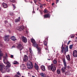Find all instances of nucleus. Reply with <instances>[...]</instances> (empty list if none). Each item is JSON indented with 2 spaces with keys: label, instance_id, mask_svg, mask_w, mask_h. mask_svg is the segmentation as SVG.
<instances>
[{
  "label": "nucleus",
  "instance_id": "obj_1",
  "mask_svg": "<svg viewBox=\"0 0 77 77\" xmlns=\"http://www.w3.org/2000/svg\"><path fill=\"white\" fill-rule=\"evenodd\" d=\"M31 41L32 43H33V45L34 47H36V48H38V45L36 43V42L35 39L32 38L31 39Z\"/></svg>",
  "mask_w": 77,
  "mask_h": 77
},
{
  "label": "nucleus",
  "instance_id": "obj_2",
  "mask_svg": "<svg viewBox=\"0 0 77 77\" xmlns=\"http://www.w3.org/2000/svg\"><path fill=\"white\" fill-rule=\"evenodd\" d=\"M16 29L17 30H19V31H22V30H24V26L22 25L20 26L17 27Z\"/></svg>",
  "mask_w": 77,
  "mask_h": 77
},
{
  "label": "nucleus",
  "instance_id": "obj_3",
  "mask_svg": "<svg viewBox=\"0 0 77 77\" xmlns=\"http://www.w3.org/2000/svg\"><path fill=\"white\" fill-rule=\"evenodd\" d=\"M17 48H19L20 51H21L22 50V49H23V46L21 44H19L17 46Z\"/></svg>",
  "mask_w": 77,
  "mask_h": 77
},
{
  "label": "nucleus",
  "instance_id": "obj_4",
  "mask_svg": "<svg viewBox=\"0 0 77 77\" xmlns=\"http://www.w3.org/2000/svg\"><path fill=\"white\" fill-rule=\"evenodd\" d=\"M9 35H5V41L6 42H8V41H9Z\"/></svg>",
  "mask_w": 77,
  "mask_h": 77
},
{
  "label": "nucleus",
  "instance_id": "obj_5",
  "mask_svg": "<svg viewBox=\"0 0 77 77\" xmlns=\"http://www.w3.org/2000/svg\"><path fill=\"white\" fill-rule=\"evenodd\" d=\"M73 56L74 57H77V51L75 50L73 52Z\"/></svg>",
  "mask_w": 77,
  "mask_h": 77
},
{
  "label": "nucleus",
  "instance_id": "obj_6",
  "mask_svg": "<svg viewBox=\"0 0 77 77\" xmlns=\"http://www.w3.org/2000/svg\"><path fill=\"white\" fill-rule=\"evenodd\" d=\"M61 70L63 72V73H64L66 75H69L68 74V73H67V72H65V71L66 70V68H62Z\"/></svg>",
  "mask_w": 77,
  "mask_h": 77
},
{
  "label": "nucleus",
  "instance_id": "obj_7",
  "mask_svg": "<svg viewBox=\"0 0 77 77\" xmlns=\"http://www.w3.org/2000/svg\"><path fill=\"white\" fill-rule=\"evenodd\" d=\"M0 69L2 72H6V68H0Z\"/></svg>",
  "mask_w": 77,
  "mask_h": 77
},
{
  "label": "nucleus",
  "instance_id": "obj_8",
  "mask_svg": "<svg viewBox=\"0 0 77 77\" xmlns=\"http://www.w3.org/2000/svg\"><path fill=\"white\" fill-rule=\"evenodd\" d=\"M62 61L63 63L64 66H65L64 68H66V60H65V58H63L62 59Z\"/></svg>",
  "mask_w": 77,
  "mask_h": 77
},
{
  "label": "nucleus",
  "instance_id": "obj_9",
  "mask_svg": "<svg viewBox=\"0 0 77 77\" xmlns=\"http://www.w3.org/2000/svg\"><path fill=\"white\" fill-rule=\"evenodd\" d=\"M21 38L22 41H23V42H25V43H26V42H27V40L26 38L24 36H23Z\"/></svg>",
  "mask_w": 77,
  "mask_h": 77
},
{
  "label": "nucleus",
  "instance_id": "obj_10",
  "mask_svg": "<svg viewBox=\"0 0 77 77\" xmlns=\"http://www.w3.org/2000/svg\"><path fill=\"white\" fill-rule=\"evenodd\" d=\"M28 57L26 55H25L23 59L24 62H27L28 60Z\"/></svg>",
  "mask_w": 77,
  "mask_h": 77
},
{
  "label": "nucleus",
  "instance_id": "obj_11",
  "mask_svg": "<svg viewBox=\"0 0 77 77\" xmlns=\"http://www.w3.org/2000/svg\"><path fill=\"white\" fill-rule=\"evenodd\" d=\"M56 69V68H48V69L49 70H50V71H51L52 70V71H55V70Z\"/></svg>",
  "mask_w": 77,
  "mask_h": 77
},
{
  "label": "nucleus",
  "instance_id": "obj_12",
  "mask_svg": "<svg viewBox=\"0 0 77 77\" xmlns=\"http://www.w3.org/2000/svg\"><path fill=\"white\" fill-rule=\"evenodd\" d=\"M66 58L67 59V60H68V61H69V60H70V56H69V55H66Z\"/></svg>",
  "mask_w": 77,
  "mask_h": 77
},
{
  "label": "nucleus",
  "instance_id": "obj_13",
  "mask_svg": "<svg viewBox=\"0 0 77 77\" xmlns=\"http://www.w3.org/2000/svg\"><path fill=\"white\" fill-rule=\"evenodd\" d=\"M2 6H3V7L4 8H7L8 7V5H7V4L3 2L2 4Z\"/></svg>",
  "mask_w": 77,
  "mask_h": 77
},
{
  "label": "nucleus",
  "instance_id": "obj_14",
  "mask_svg": "<svg viewBox=\"0 0 77 77\" xmlns=\"http://www.w3.org/2000/svg\"><path fill=\"white\" fill-rule=\"evenodd\" d=\"M37 48L38 50V54H41V48H38V47Z\"/></svg>",
  "mask_w": 77,
  "mask_h": 77
},
{
  "label": "nucleus",
  "instance_id": "obj_15",
  "mask_svg": "<svg viewBox=\"0 0 77 77\" xmlns=\"http://www.w3.org/2000/svg\"><path fill=\"white\" fill-rule=\"evenodd\" d=\"M6 60H7V57H6V56H4L3 61L5 63H8V62H7L6 63V62H5V61H6Z\"/></svg>",
  "mask_w": 77,
  "mask_h": 77
},
{
  "label": "nucleus",
  "instance_id": "obj_16",
  "mask_svg": "<svg viewBox=\"0 0 77 77\" xmlns=\"http://www.w3.org/2000/svg\"><path fill=\"white\" fill-rule=\"evenodd\" d=\"M11 40L13 41H16V40H17L16 38H15V37L14 36H11Z\"/></svg>",
  "mask_w": 77,
  "mask_h": 77
},
{
  "label": "nucleus",
  "instance_id": "obj_17",
  "mask_svg": "<svg viewBox=\"0 0 77 77\" xmlns=\"http://www.w3.org/2000/svg\"><path fill=\"white\" fill-rule=\"evenodd\" d=\"M4 67H5V66L2 63H0V68H4Z\"/></svg>",
  "mask_w": 77,
  "mask_h": 77
},
{
  "label": "nucleus",
  "instance_id": "obj_18",
  "mask_svg": "<svg viewBox=\"0 0 77 77\" xmlns=\"http://www.w3.org/2000/svg\"><path fill=\"white\" fill-rule=\"evenodd\" d=\"M48 67L49 68H56V67L53 64H52L51 66H49Z\"/></svg>",
  "mask_w": 77,
  "mask_h": 77
},
{
  "label": "nucleus",
  "instance_id": "obj_19",
  "mask_svg": "<svg viewBox=\"0 0 77 77\" xmlns=\"http://www.w3.org/2000/svg\"><path fill=\"white\" fill-rule=\"evenodd\" d=\"M63 45H62L61 47V52L62 53H63V52H64V50H65V47H63Z\"/></svg>",
  "mask_w": 77,
  "mask_h": 77
},
{
  "label": "nucleus",
  "instance_id": "obj_20",
  "mask_svg": "<svg viewBox=\"0 0 77 77\" xmlns=\"http://www.w3.org/2000/svg\"><path fill=\"white\" fill-rule=\"evenodd\" d=\"M50 17V15L48 14H45L44 16V18H49Z\"/></svg>",
  "mask_w": 77,
  "mask_h": 77
},
{
  "label": "nucleus",
  "instance_id": "obj_21",
  "mask_svg": "<svg viewBox=\"0 0 77 77\" xmlns=\"http://www.w3.org/2000/svg\"><path fill=\"white\" fill-rule=\"evenodd\" d=\"M68 46H66V49L65 51V54H66V52H68Z\"/></svg>",
  "mask_w": 77,
  "mask_h": 77
},
{
  "label": "nucleus",
  "instance_id": "obj_22",
  "mask_svg": "<svg viewBox=\"0 0 77 77\" xmlns=\"http://www.w3.org/2000/svg\"><path fill=\"white\" fill-rule=\"evenodd\" d=\"M20 20H21V19H20V17H18V19H17L15 20V22L16 23H17V22H18L19 21H20Z\"/></svg>",
  "mask_w": 77,
  "mask_h": 77
},
{
  "label": "nucleus",
  "instance_id": "obj_23",
  "mask_svg": "<svg viewBox=\"0 0 77 77\" xmlns=\"http://www.w3.org/2000/svg\"><path fill=\"white\" fill-rule=\"evenodd\" d=\"M40 75L42 76V77H46L45 74H44L43 73H41L40 74Z\"/></svg>",
  "mask_w": 77,
  "mask_h": 77
},
{
  "label": "nucleus",
  "instance_id": "obj_24",
  "mask_svg": "<svg viewBox=\"0 0 77 77\" xmlns=\"http://www.w3.org/2000/svg\"><path fill=\"white\" fill-rule=\"evenodd\" d=\"M29 63H30V68H32L33 67V63L32 62L29 61Z\"/></svg>",
  "mask_w": 77,
  "mask_h": 77
},
{
  "label": "nucleus",
  "instance_id": "obj_25",
  "mask_svg": "<svg viewBox=\"0 0 77 77\" xmlns=\"http://www.w3.org/2000/svg\"><path fill=\"white\" fill-rule=\"evenodd\" d=\"M3 56V53L2 51H1V50L0 49V57ZM1 59V58L0 57V60Z\"/></svg>",
  "mask_w": 77,
  "mask_h": 77
},
{
  "label": "nucleus",
  "instance_id": "obj_26",
  "mask_svg": "<svg viewBox=\"0 0 77 77\" xmlns=\"http://www.w3.org/2000/svg\"><path fill=\"white\" fill-rule=\"evenodd\" d=\"M13 63L14 65H16V64H18V62L17 61H15L13 62Z\"/></svg>",
  "mask_w": 77,
  "mask_h": 77
},
{
  "label": "nucleus",
  "instance_id": "obj_27",
  "mask_svg": "<svg viewBox=\"0 0 77 77\" xmlns=\"http://www.w3.org/2000/svg\"><path fill=\"white\" fill-rule=\"evenodd\" d=\"M11 66V64L10 63H8L7 64V66H5V67H8V68H9Z\"/></svg>",
  "mask_w": 77,
  "mask_h": 77
},
{
  "label": "nucleus",
  "instance_id": "obj_28",
  "mask_svg": "<svg viewBox=\"0 0 77 77\" xmlns=\"http://www.w3.org/2000/svg\"><path fill=\"white\" fill-rule=\"evenodd\" d=\"M57 72L58 74H60V71L59 69H57Z\"/></svg>",
  "mask_w": 77,
  "mask_h": 77
},
{
  "label": "nucleus",
  "instance_id": "obj_29",
  "mask_svg": "<svg viewBox=\"0 0 77 77\" xmlns=\"http://www.w3.org/2000/svg\"><path fill=\"white\" fill-rule=\"evenodd\" d=\"M6 70L7 72H10V69L8 68H6Z\"/></svg>",
  "mask_w": 77,
  "mask_h": 77
},
{
  "label": "nucleus",
  "instance_id": "obj_30",
  "mask_svg": "<svg viewBox=\"0 0 77 77\" xmlns=\"http://www.w3.org/2000/svg\"><path fill=\"white\" fill-rule=\"evenodd\" d=\"M35 68H39L38 64L36 63H35Z\"/></svg>",
  "mask_w": 77,
  "mask_h": 77
},
{
  "label": "nucleus",
  "instance_id": "obj_31",
  "mask_svg": "<svg viewBox=\"0 0 77 77\" xmlns=\"http://www.w3.org/2000/svg\"><path fill=\"white\" fill-rule=\"evenodd\" d=\"M44 45L47 47V42L46 41H44Z\"/></svg>",
  "mask_w": 77,
  "mask_h": 77
},
{
  "label": "nucleus",
  "instance_id": "obj_32",
  "mask_svg": "<svg viewBox=\"0 0 77 77\" xmlns=\"http://www.w3.org/2000/svg\"><path fill=\"white\" fill-rule=\"evenodd\" d=\"M53 63L54 64H56L57 63V61L56 60H54L53 61Z\"/></svg>",
  "mask_w": 77,
  "mask_h": 77
},
{
  "label": "nucleus",
  "instance_id": "obj_33",
  "mask_svg": "<svg viewBox=\"0 0 77 77\" xmlns=\"http://www.w3.org/2000/svg\"><path fill=\"white\" fill-rule=\"evenodd\" d=\"M29 51L30 53L31 54H32L33 53V52H32V49L31 48H29Z\"/></svg>",
  "mask_w": 77,
  "mask_h": 77
},
{
  "label": "nucleus",
  "instance_id": "obj_34",
  "mask_svg": "<svg viewBox=\"0 0 77 77\" xmlns=\"http://www.w3.org/2000/svg\"><path fill=\"white\" fill-rule=\"evenodd\" d=\"M74 37V34H71L70 35V37L71 38H73Z\"/></svg>",
  "mask_w": 77,
  "mask_h": 77
},
{
  "label": "nucleus",
  "instance_id": "obj_35",
  "mask_svg": "<svg viewBox=\"0 0 77 77\" xmlns=\"http://www.w3.org/2000/svg\"><path fill=\"white\" fill-rule=\"evenodd\" d=\"M72 47H73V45H70L69 47L70 49H71Z\"/></svg>",
  "mask_w": 77,
  "mask_h": 77
},
{
  "label": "nucleus",
  "instance_id": "obj_36",
  "mask_svg": "<svg viewBox=\"0 0 77 77\" xmlns=\"http://www.w3.org/2000/svg\"><path fill=\"white\" fill-rule=\"evenodd\" d=\"M41 69L43 71H45V68H42Z\"/></svg>",
  "mask_w": 77,
  "mask_h": 77
},
{
  "label": "nucleus",
  "instance_id": "obj_37",
  "mask_svg": "<svg viewBox=\"0 0 77 77\" xmlns=\"http://www.w3.org/2000/svg\"><path fill=\"white\" fill-rule=\"evenodd\" d=\"M10 2H12L13 3H15V0H10Z\"/></svg>",
  "mask_w": 77,
  "mask_h": 77
},
{
  "label": "nucleus",
  "instance_id": "obj_38",
  "mask_svg": "<svg viewBox=\"0 0 77 77\" xmlns=\"http://www.w3.org/2000/svg\"><path fill=\"white\" fill-rule=\"evenodd\" d=\"M44 12L45 14V13H47V10L45 9L44 11Z\"/></svg>",
  "mask_w": 77,
  "mask_h": 77
},
{
  "label": "nucleus",
  "instance_id": "obj_39",
  "mask_svg": "<svg viewBox=\"0 0 77 77\" xmlns=\"http://www.w3.org/2000/svg\"><path fill=\"white\" fill-rule=\"evenodd\" d=\"M21 66H22V68H24V67L25 66V65L24 64H22Z\"/></svg>",
  "mask_w": 77,
  "mask_h": 77
},
{
  "label": "nucleus",
  "instance_id": "obj_40",
  "mask_svg": "<svg viewBox=\"0 0 77 77\" xmlns=\"http://www.w3.org/2000/svg\"><path fill=\"white\" fill-rule=\"evenodd\" d=\"M12 6H13V8H14V9H15L16 8L15 7V6L14 4H12Z\"/></svg>",
  "mask_w": 77,
  "mask_h": 77
},
{
  "label": "nucleus",
  "instance_id": "obj_41",
  "mask_svg": "<svg viewBox=\"0 0 77 77\" xmlns=\"http://www.w3.org/2000/svg\"><path fill=\"white\" fill-rule=\"evenodd\" d=\"M17 74H18V75H21L20 74V72H17Z\"/></svg>",
  "mask_w": 77,
  "mask_h": 77
},
{
  "label": "nucleus",
  "instance_id": "obj_42",
  "mask_svg": "<svg viewBox=\"0 0 77 77\" xmlns=\"http://www.w3.org/2000/svg\"><path fill=\"white\" fill-rule=\"evenodd\" d=\"M26 66H27V68H29V63H27Z\"/></svg>",
  "mask_w": 77,
  "mask_h": 77
},
{
  "label": "nucleus",
  "instance_id": "obj_43",
  "mask_svg": "<svg viewBox=\"0 0 77 77\" xmlns=\"http://www.w3.org/2000/svg\"><path fill=\"white\" fill-rule=\"evenodd\" d=\"M34 2L35 3H36V2H38V0H34Z\"/></svg>",
  "mask_w": 77,
  "mask_h": 77
},
{
  "label": "nucleus",
  "instance_id": "obj_44",
  "mask_svg": "<svg viewBox=\"0 0 77 77\" xmlns=\"http://www.w3.org/2000/svg\"><path fill=\"white\" fill-rule=\"evenodd\" d=\"M14 77H20V76H18L17 75H15Z\"/></svg>",
  "mask_w": 77,
  "mask_h": 77
},
{
  "label": "nucleus",
  "instance_id": "obj_45",
  "mask_svg": "<svg viewBox=\"0 0 77 77\" xmlns=\"http://www.w3.org/2000/svg\"><path fill=\"white\" fill-rule=\"evenodd\" d=\"M11 58H13V57H14V55H11Z\"/></svg>",
  "mask_w": 77,
  "mask_h": 77
},
{
  "label": "nucleus",
  "instance_id": "obj_46",
  "mask_svg": "<svg viewBox=\"0 0 77 77\" xmlns=\"http://www.w3.org/2000/svg\"><path fill=\"white\" fill-rule=\"evenodd\" d=\"M40 8H41V9H42V5H40Z\"/></svg>",
  "mask_w": 77,
  "mask_h": 77
},
{
  "label": "nucleus",
  "instance_id": "obj_47",
  "mask_svg": "<svg viewBox=\"0 0 77 77\" xmlns=\"http://www.w3.org/2000/svg\"><path fill=\"white\" fill-rule=\"evenodd\" d=\"M35 69H36V70H37V71H38V69H39V68H35Z\"/></svg>",
  "mask_w": 77,
  "mask_h": 77
},
{
  "label": "nucleus",
  "instance_id": "obj_48",
  "mask_svg": "<svg viewBox=\"0 0 77 77\" xmlns=\"http://www.w3.org/2000/svg\"><path fill=\"white\" fill-rule=\"evenodd\" d=\"M41 2V0H38V4H39L40 3H39V2Z\"/></svg>",
  "mask_w": 77,
  "mask_h": 77
},
{
  "label": "nucleus",
  "instance_id": "obj_49",
  "mask_svg": "<svg viewBox=\"0 0 77 77\" xmlns=\"http://www.w3.org/2000/svg\"><path fill=\"white\" fill-rule=\"evenodd\" d=\"M41 68H45V66H42Z\"/></svg>",
  "mask_w": 77,
  "mask_h": 77
},
{
  "label": "nucleus",
  "instance_id": "obj_50",
  "mask_svg": "<svg viewBox=\"0 0 77 77\" xmlns=\"http://www.w3.org/2000/svg\"><path fill=\"white\" fill-rule=\"evenodd\" d=\"M5 24H6V23H8V21H6V20H5Z\"/></svg>",
  "mask_w": 77,
  "mask_h": 77
},
{
  "label": "nucleus",
  "instance_id": "obj_51",
  "mask_svg": "<svg viewBox=\"0 0 77 77\" xmlns=\"http://www.w3.org/2000/svg\"><path fill=\"white\" fill-rule=\"evenodd\" d=\"M40 14L41 15H42V12L41 11H40Z\"/></svg>",
  "mask_w": 77,
  "mask_h": 77
},
{
  "label": "nucleus",
  "instance_id": "obj_52",
  "mask_svg": "<svg viewBox=\"0 0 77 77\" xmlns=\"http://www.w3.org/2000/svg\"><path fill=\"white\" fill-rule=\"evenodd\" d=\"M54 5V3H52V6H53V5Z\"/></svg>",
  "mask_w": 77,
  "mask_h": 77
},
{
  "label": "nucleus",
  "instance_id": "obj_53",
  "mask_svg": "<svg viewBox=\"0 0 77 77\" xmlns=\"http://www.w3.org/2000/svg\"><path fill=\"white\" fill-rule=\"evenodd\" d=\"M37 11H38V9H39V8H38V7H37Z\"/></svg>",
  "mask_w": 77,
  "mask_h": 77
},
{
  "label": "nucleus",
  "instance_id": "obj_54",
  "mask_svg": "<svg viewBox=\"0 0 77 77\" xmlns=\"http://www.w3.org/2000/svg\"><path fill=\"white\" fill-rule=\"evenodd\" d=\"M56 3H58V0H57L56 1Z\"/></svg>",
  "mask_w": 77,
  "mask_h": 77
},
{
  "label": "nucleus",
  "instance_id": "obj_55",
  "mask_svg": "<svg viewBox=\"0 0 77 77\" xmlns=\"http://www.w3.org/2000/svg\"><path fill=\"white\" fill-rule=\"evenodd\" d=\"M25 69L24 68H23L22 69V70H23V69Z\"/></svg>",
  "mask_w": 77,
  "mask_h": 77
},
{
  "label": "nucleus",
  "instance_id": "obj_56",
  "mask_svg": "<svg viewBox=\"0 0 77 77\" xmlns=\"http://www.w3.org/2000/svg\"><path fill=\"white\" fill-rule=\"evenodd\" d=\"M48 60H50V59H48Z\"/></svg>",
  "mask_w": 77,
  "mask_h": 77
},
{
  "label": "nucleus",
  "instance_id": "obj_57",
  "mask_svg": "<svg viewBox=\"0 0 77 77\" xmlns=\"http://www.w3.org/2000/svg\"><path fill=\"white\" fill-rule=\"evenodd\" d=\"M30 3L32 4L33 3V2L31 1V2H30Z\"/></svg>",
  "mask_w": 77,
  "mask_h": 77
},
{
  "label": "nucleus",
  "instance_id": "obj_58",
  "mask_svg": "<svg viewBox=\"0 0 77 77\" xmlns=\"http://www.w3.org/2000/svg\"><path fill=\"white\" fill-rule=\"evenodd\" d=\"M32 77H35V76H33V75H32Z\"/></svg>",
  "mask_w": 77,
  "mask_h": 77
},
{
  "label": "nucleus",
  "instance_id": "obj_59",
  "mask_svg": "<svg viewBox=\"0 0 77 77\" xmlns=\"http://www.w3.org/2000/svg\"><path fill=\"white\" fill-rule=\"evenodd\" d=\"M75 39H77V37H75Z\"/></svg>",
  "mask_w": 77,
  "mask_h": 77
},
{
  "label": "nucleus",
  "instance_id": "obj_60",
  "mask_svg": "<svg viewBox=\"0 0 77 77\" xmlns=\"http://www.w3.org/2000/svg\"><path fill=\"white\" fill-rule=\"evenodd\" d=\"M12 47H15V46H12Z\"/></svg>",
  "mask_w": 77,
  "mask_h": 77
},
{
  "label": "nucleus",
  "instance_id": "obj_61",
  "mask_svg": "<svg viewBox=\"0 0 77 77\" xmlns=\"http://www.w3.org/2000/svg\"><path fill=\"white\" fill-rule=\"evenodd\" d=\"M1 8L0 7V11H1Z\"/></svg>",
  "mask_w": 77,
  "mask_h": 77
},
{
  "label": "nucleus",
  "instance_id": "obj_62",
  "mask_svg": "<svg viewBox=\"0 0 77 77\" xmlns=\"http://www.w3.org/2000/svg\"><path fill=\"white\" fill-rule=\"evenodd\" d=\"M32 13H35V12L32 11Z\"/></svg>",
  "mask_w": 77,
  "mask_h": 77
},
{
  "label": "nucleus",
  "instance_id": "obj_63",
  "mask_svg": "<svg viewBox=\"0 0 77 77\" xmlns=\"http://www.w3.org/2000/svg\"><path fill=\"white\" fill-rule=\"evenodd\" d=\"M32 68H29V69H32Z\"/></svg>",
  "mask_w": 77,
  "mask_h": 77
},
{
  "label": "nucleus",
  "instance_id": "obj_64",
  "mask_svg": "<svg viewBox=\"0 0 77 77\" xmlns=\"http://www.w3.org/2000/svg\"><path fill=\"white\" fill-rule=\"evenodd\" d=\"M48 38H46V39H48Z\"/></svg>",
  "mask_w": 77,
  "mask_h": 77
}]
</instances>
